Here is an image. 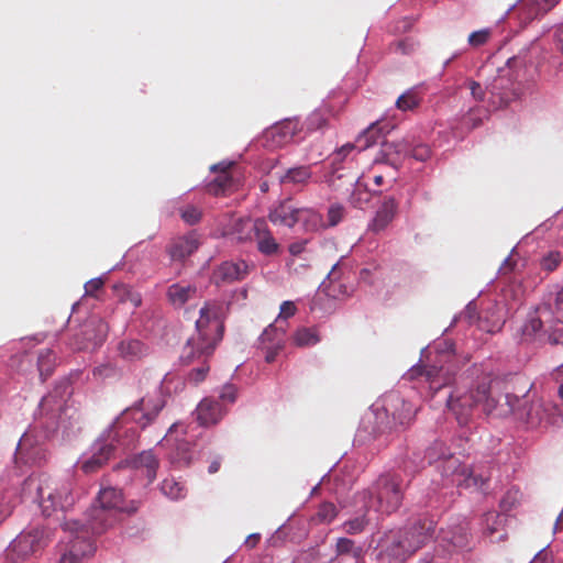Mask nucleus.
Returning a JSON list of instances; mask_svg holds the SVG:
<instances>
[{"instance_id": "64", "label": "nucleus", "mask_w": 563, "mask_h": 563, "mask_svg": "<svg viewBox=\"0 0 563 563\" xmlns=\"http://www.w3.org/2000/svg\"><path fill=\"white\" fill-rule=\"evenodd\" d=\"M556 48L563 54V25L555 32Z\"/></svg>"}, {"instance_id": "1", "label": "nucleus", "mask_w": 563, "mask_h": 563, "mask_svg": "<svg viewBox=\"0 0 563 563\" xmlns=\"http://www.w3.org/2000/svg\"><path fill=\"white\" fill-rule=\"evenodd\" d=\"M504 385L499 378L485 374L470 388L456 387L452 390L446 407L461 426L470 422L477 408L487 416L506 418L515 411L519 397L505 391Z\"/></svg>"}, {"instance_id": "34", "label": "nucleus", "mask_w": 563, "mask_h": 563, "mask_svg": "<svg viewBox=\"0 0 563 563\" xmlns=\"http://www.w3.org/2000/svg\"><path fill=\"white\" fill-rule=\"evenodd\" d=\"M38 453L40 449L32 446L30 435L23 434L18 443L16 457L24 461L25 463H35Z\"/></svg>"}, {"instance_id": "58", "label": "nucleus", "mask_w": 563, "mask_h": 563, "mask_svg": "<svg viewBox=\"0 0 563 563\" xmlns=\"http://www.w3.org/2000/svg\"><path fill=\"white\" fill-rule=\"evenodd\" d=\"M357 147L355 144L346 143L342 145L335 153L332 155L333 163L343 162L344 158L355 148Z\"/></svg>"}, {"instance_id": "3", "label": "nucleus", "mask_w": 563, "mask_h": 563, "mask_svg": "<svg viewBox=\"0 0 563 563\" xmlns=\"http://www.w3.org/2000/svg\"><path fill=\"white\" fill-rule=\"evenodd\" d=\"M22 496L37 501L42 514L49 517L75 504L74 482L70 477H53L47 474L30 475L23 481Z\"/></svg>"}, {"instance_id": "28", "label": "nucleus", "mask_w": 563, "mask_h": 563, "mask_svg": "<svg viewBox=\"0 0 563 563\" xmlns=\"http://www.w3.org/2000/svg\"><path fill=\"white\" fill-rule=\"evenodd\" d=\"M133 467L141 472L152 483L156 478L158 468V460L152 451H143L136 455L132 461Z\"/></svg>"}, {"instance_id": "21", "label": "nucleus", "mask_w": 563, "mask_h": 563, "mask_svg": "<svg viewBox=\"0 0 563 563\" xmlns=\"http://www.w3.org/2000/svg\"><path fill=\"white\" fill-rule=\"evenodd\" d=\"M253 231L256 247L261 254L265 256H275L280 253V245L274 238L265 220H255Z\"/></svg>"}, {"instance_id": "19", "label": "nucleus", "mask_w": 563, "mask_h": 563, "mask_svg": "<svg viewBox=\"0 0 563 563\" xmlns=\"http://www.w3.org/2000/svg\"><path fill=\"white\" fill-rule=\"evenodd\" d=\"M249 275V265L244 261L223 262L212 273V282L217 286L240 282Z\"/></svg>"}, {"instance_id": "2", "label": "nucleus", "mask_w": 563, "mask_h": 563, "mask_svg": "<svg viewBox=\"0 0 563 563\" xmlns=\"http://www.w3.org/2000/svg\"><path fill=\"white\" fill-rule=\"evenodd\" d=\"M223 306L218 301H208L200 309V317L196 321V335H192L183 349L181 358L191 363L195 360H202V365L192 368L188 374V380L195 385L203 382L209 372V365L206 364L217 344L223 335Z\"/></svg>"}, {"instance_id": "61", "label": "nucleus", "mask_w": 563, "mask_h": 563, "mask_svg": "<svg viewBox=\"0 0 563 563\" xmlns=\"http://www.w3.org/2000/svg\"><path fill=\"white\" fill-rule=\"evenodd\" d=\"M81 558H79L77 554H74L73 552L68 551L64 547V551L60 555L59 563H80Z\"/></svg>"}, {"instance_id": "41", "label": "nucleus", "mask_w": 563, "mask_h": 563, "mask_svg": "<svg viewBox=\"0 0 563 563\" xmlns=\"http://www.w3.org/2000/svg\"><path fill=\"white\" fill-rule=\"evenodd\" d=\"M489 111L484 108H473L464 115L463 124L468 129L481 126L485 119H488Z\"/></svg>"}, {"instance_id": "4", "label": "nucleus", "mask_w": 563, "mask_h": 563, "mask_svg": "<svg viewBox=\"0 0 563 563\" xmlns=\"http://www.w3.org/2000/svg\"><path fill=\"white\" fill-rule=\"evenodd\" d=\"M434 531L435 521L430 517L419 518L404 528L391 530L382 541V555L388 563H405L432 539Z\"/></svg>"}, {"instance_id": "14", "label": "nucleus", "mask_w": 563, "mask_h": 563, "mask_svg": "<svg viewBox=\"0 0 563 563\" xmlns=\"http://www.w3.org/2000/svg\"><path fill=\"white\" fill-rule=\"evenodd\" d=\"M554 410L552 404H544L542 401H533L527 406V401L521 405V400L515 405V411L518 419L523 420L531 428H537L543 423H551L550 412Z\"/></svg>"}, {"instance_id": "39", "label": "nucleus", "mask_w": 563, "mask_h": 563, "mask_svg": "<svg viewBox=\"0 0 563 563\" xmlns=\"http://www.w3.org/2000/svg\"><path fill=\"white\" fill-rule=\"evenodd\" d=\"M336 555H351L356 561L362 558L363 549L356 547L354 541L347 538H340L335 545Z\"/></svg>"}, {"instance_id": "59", "label": "nucleus", "mask_w": 563, "mask_h": 563, "mask_svg": "<svg viewBox=\"0 0 563 563\" xmlns=\"http://www.w3.org/2000/svg\"><path fill=\"white\" fill-rule=\"evenodd\" d=\"M103 286V280L101 278L90 279L85 284V292L88 296H95L97 291H99Z\"/></svg>"}, {"instance_id": "25", "label": "nucleus", "mask_w": 563, "mask_h": 563, "mask_svg": "<svg viewBox=\"0 0 563 563\" xmlns=\"http://www.w3.org/2000/svg\"><path fill=\"white\" fill-rule=\"evenodd\" d=\"M411 375H421L426 377L430 388L433 390H440L442 387L449 385L454 376V373L450 368L444 366H426L422 369H412Z\"/></svg>"}, {"instance_id": "62", "label": "nucleus", "mask_w": 563, "mask_h": 563, "mask_svg": "<svg viewBox=\"0 0 563 563\" xmlns=\"http://www.w3.org/2000/svg\"><path fill=\"white\" fill-rule=\"evenodd\" d=\"M306 245H307V240L294 242L288 247L289 253L294 256H298L305 251Z\"/></svg>"}, {"instance_id": "56", "label": "nucleus", "mask_w": 563, "mask_h": 563, "mask_svg": "<svg viewBox=\"0 0 563 563\" xmlns=\"http://www.w3.org/2000/svg\"><path fill=\"white\" fill-rule=\"evenodd\" d=\"M262 350L265 351V361L267 363H273L278 355V353L284 349V343H280V340L277 342H273L268 345H261Z\"/></svg>"}, {"instance_id": "18", "label": "nucleus", "mask_w": 563, "mask_h": 563, "mask_svg": "<svg viewBox=\"0 0 563 563\" xmlns=\"http://www.w3.org/2000/svg\"><path fill=\"white\" fill-rule=\"evenodd\" d=\"M442 470L444 476L457 477L456 479H453V482H455L457 485H461V477H464L463 481L465 482L466 486L473 485L482 488L486 482L483 476L473 475L471 471L462 466L460 460L452 454H449L445 459H443Z\"/></svg>"}, {"instance_id": "12", "label": "nucleus", "mask_w": 563, "mask_h": 563, "mask_svg": "<svg viewBox=\"0 0 563 563\" xmlns=\"http://www.w3.org/2000/svg\"><path fill=\"white\" fill-rule=\"evenodd\" d=\"M64 531L68 533V539L65 543V548L77 554L79 558L85 559L93 554L96 547L90 538L91 529L88 523H80L78 521H66L64 523Z\"/></svg>"}, {"instance_id": "44", "label": "nucleus", "mask_w": 563, "mask_h": 563, "mask_svg": "<svg viewBox=\"0 0 563 563\" xmlns=\"http://www.w3.org/2000/svg\"><path fill=\"white\" fill-rule=\"evenodd\" d=\"M450 453L446 445L441 441H435L432 445H430L426 451V459L429 464L438 462L440 460L445 459Z\"/></svg>"}, {"instance_id": "11", "label": "nucleus", "mask_w": 563, "mask_h": 563, "mask_svg": "<svg viewBox=\"0 0 563 563\" xmlns=\"http://www.w3.org/2000/svg\"><path fill=\"white\" fill-rule=\"evenodd\" d=\"M108 324L99 317L92 316L85 321L78 333L74 334L69 346L76 351H93L101 346L108 334Z\"/></svg>"}, {"instance_id": "63", "label": "nucleus", "mask_w": 563, "mask_h": 563, "mask_svg": "<svg viewBox=\"0 0 563 563\" xmlns=\"http://www.w3.org/2000/svg\"><path fill=\"white\" fill-rule=\"evenodd\" d=\"M411 26H412V20L409 18H404L396 23L394 30L396 32H407L411 29Z\"/></svg>"}, {"instance_id": "29", "label": "nucleus", "mask_w": 563, "mask_h": 563, "mask_svg": "<svg viewBox=\"0 0 563 563\" xmlns=\"http://www.w3.org/2000/svg\"><path fill=\"white\" fill-rule=\"evenodd\" d=\"M196 286L176 283L168 287L167 297L173 306L180 308L196 296Z\"/></svg>"}, {"instance_id": "23", "label": "nucleus", "mask_w": 563, "mask_h": 563, "mask_svg": "<svg viewBox=\"0 0 563 563\" xmlns=\"http://www.w3.org/2000/svg\"><path fill=\"white\" fill-rule=\"evenodd\" d=\"M66 388H56L42 398L40 408L43 413L52 419L59 420L67 410Z\"/></svg>"}, {"instance_id": "7", "label": "nucleus", "mask_w": 563, "mask_h": 563, "mask_svg": "<svg viewBox=\"0 0 563 563\" xmlns=\"http://www.w3.org/2000/svg\"><path fill=\"white\" fill-rule=\"evenodd\" d=\"M98 505H93L87 512L91 532L101 534L118 520L123 508V494L121 489L106 487L99 492Z\"/></svg>"}, {"instance_id": "26", "label": "nucleus", "mask_w": 563, "mask_h": 563, "mask_svg": "<svg viewBox=\"0 0 563 563\" xmlns=\"http://www.w3.org/2000/svg\"><path fill=\"white\" fill-rule=\"evenodd\" d=\"M385 410L390 412L394 421L400 426L407 424L413 413L412 406L397 395H390L386 398Z\"/></svg>"}, {"instance_id": "53", "label": "nucleus", "mask_w": 563, "mask_h": 563, "mask_svg": "<svg viewBox=\"0 0 563 563\" xmlns=\"http://www.w3.org/2000/svg\"><path fill=\"white\" fill-rule=\"evenodd\" d=\"M180 217L186 223L192 225L200 221L201 211L196 206L188 205L180 209Z\"/></svg>"}, {"instance_id": "16", "label": "nucleus", "mask_w": 563, "mask_h": 563, "mask_svg": "<svg viewBox=\"0 0 563 563\" xmlns=\"http://www.w3.org/2000/svg\"><path fill=\"white\" fill-rule=\"evenodd\" d=\"M398 207L399 202L395 197H385L369 221L367 230L374 234L385 231L398 214Z\"/></svg>"}, {"instance_id": "15", "label": "nucleus", "mask_w": 563, "mask_h": 563, "mask_svg": "<svg viewBox=\"0 0 563 563\" xmlns=\"http://www.w3.org/2000/svg\"><path fill=\"white\" fill-rule=\"evenodd\" d=\"M229 412V408L221 404L217 398L205 397L196 408V419L202 427H212L218 424Z\"/></svg>"}, {"instance_id": "48", "label": "nucleus", "mask_w": 563, "mask_h": 563, "mask_svg": "<svg viewBox=\"0 0 563 563\" xmlns=\"http://www.w3.org/2000/svg\"><path fill=\"white\" fill-rule=\"evenodd\" d=\"M369 520L366 515L361 517H355L344 522L343 528L344 531L349 534H357L364 531Z\"/></svg>"}, {"instance_id": "60", "label": "nucleus", "mask_w": 563, "mask_h": 563, "mask_svg": "<svg viewBox=\"0 0 563 563\" xmlns=\"http://www.w3.org/2000/svg\"><path fill=\"white\" fill-rule=\"evenodd\" d=\"M297 311V308L292 301H284L280 305L279 317L285 319L292 317Z\"/></svg>"}, {"instance_id": "13", "label": "nucleus", "mask_w": 563, "mask_h": 563, "mask_svg": "<svg viewBox=\"0 0 563 563\" xmlns=\"http://www.w3.org/2000/svg\"><path fill=\"white\" fill-rule=\"evenodd\" d=\"M164 407L165 400L161 396H146L140 399V401L131 408L125 409L119 420L122 423L124 420L132 419L137 426L144 429L155 421Z\"/></svg>"}, {"instance_id": "40", "label": "nucleus", "mask_w": 563, "mask_h": 563, "mask_svg": "<svg viewBox=\"0 0 563 563\" xmlns=\"http://www.w3.org/2000/svg\"><path fill=\"white\" fill-rule=\"evenodd\" d=\"M380 139V132L376 124H372L356 140V146L360 151H364L376 144Z\"/></svg>"}, {"instance_id": "57", "label": "nucleus", "mask_w": 563, "mask_h": 563, "mask_svg": "<svg viewBox=\"0 0 563 563\" xmlns=\"http://www.w3.org/2000/svg\"><path fill=\"white\" fill-rule=\"evenodd\" d=\"M504 519V516L496 512H489L486 515V523L489 534H493L498 531L497 525L501 523Z\"/></svg>"}, {"instance_id": "54", "label": "nucleus", "mask_w": 563, "mask_h": 563, "mask_svg": "<svg viewBox=\"0 0 563 563\" xmlns=\"http://www.w3.org/2000/svg\"><path fill=\"white\" fill-rule=\"evenodd\" d=\"M328 118L327 115L321 111H314L310 114V117L307 120V128L309 131H314L322 129L327 125Z\"/></svg>"}, {"instance_id": "46", "label": "nucleus", "mask_w": 563, "mask_h": 563, "mask_svg": "<svg viewBox=\"0 0 563 563\" xmlns=\"http://www.w3.org/2000/svg\"><path fill=\"white\" fill-rule=\"evenodd\" d=\"M563 261V255L559 251H550L540 260V266L545 272L555 271Z\"/></svg>"}, {"instance_id": "5", "label": "nucleus", "mask_w": 563, "mask_h": 563, "mask_svg": "<svg viewBox=\"0 0 563 563\" xmlns=\"http://www.w3.org/2000/svg\"><path fill=\"white\" fill-rule=\"evenodd\" d=\"M522 335L540 343L563 344V286L555 295L553 311L539 308L523 324Z\"/></svg>"}, {"instance_id": "37", "label": "nucleus", "mask_w": 563, "mask_h": 563, "mask_svg": "<svg viewBox=\"0 0 563 563\" xmlns=\"http://www.w3.org/2000/svg\"><path fill=\"white\" fill-rule=\"evenodd\" d=\"M18 496L13 488L7 489L0 496V525L12 514Z\"/></svg>"}, {"instance_id": "51", "label": "nucleus", "mask_w": 563, "mask_h": 563, "mask_svg": "<svg viewBox=\"0 0 563 563\" xmlns=\"http://www.w3.org/2000/svg\"><path fill=\"white\" fill-rule=\"evenodd\" d=\"M492 37V30L486 27L474 31L468 35L467 42L472 47H479L485 45Z\"/></svg>"}, {"instance_id": "30", "label": "nucleus", "mask_w": 563, "mask_h": 563, "mask_svg": "<svg viewBox=\"0 0 563 563\" xmlns=\"http://www.w3.org/2000/svg\"><path fill=\"white\" fill-rule=\"evenodd\" d=\"M441 540L448 542L454 549H463L468 544L466 526L460 525L452 530H441Z\"/></svg>"}, {"instance_id": "9", "label": "nucleus", "mask_w": 563, "mask_h": 563, "mask_svg": "<svg viewBox=\"0 0 563 563\" xmlns=\"http://www.w3.org/2000/svg\"><path fill=\"white\" fill-rule=\"evenodd\" d=\"M467 87L476 101H485L486 95L488 93L487 102L492 110L507 107L519 97L518 87L505 76L494 78L485 88L475 80H470Z\"/></svg>"}, {"instance_id": "45", "label": "nucleus", "mask_w": 563, "mask_h": 563, "mask_svg": "<svg viewBox=\"0 0 563 563\" xmlns=\"http://www.w3.org/2000/svg\"><path fill=\"white\" fill-rule=\"evenodd\" d=\"M420 97L413 90H408L398 97L396 106L401 111L412 110L420 103Z\"/></svg>"}, {"instance_id": "17", "label": "nucleus", "mask_w": 563, "mask_h": 563, "mask_svg": "<svg viewBox=\"0 0 563 563\" xmlns=\"http://www.w3.org/2000/svg\"><path fill=\"white\" fill-rule=\"evenodd\" d=\"M298 131L299 122L288 119L267 129L264 133V139L268 146L280 147L289 143Z\"/></svg>"}, {"instance_id": "36", "label": "nucleus", "mask_w": 563, "mask_h": 563, "mask_svg": "<svg viewBox=\"0 0 563 563\" xmlns=\"http://www.w3.org/2000/svg\"><path fill=\"white\" fill-rule=\"evenodd\" d=\"M299 222L303 223L307 231H317L321 228H325L321 214L308 208H300Z\"/></svg>"}, {"instance_id": "43", "label": "nucleus", "mask_w": 563, "mask_h": 563, "mask_svg": "<svg viewBox=\"0 0 563 563\" xmlns=\"http://www.w3.org/2000/svg\"><path fill=\"white\" fill-rule=\"evenodd\" d=\"M294 342L298 346H310L319 342L316 330L310 328L299 329L294 334Z\"/></svg>"}, {"instance_id": "38", "label": "nucleus", "mask_w": 563, "mask_h": 563, "mask_svg": "<svg viewBox=\"0 0 563 563\" xmlns=\"http://www.w3.org/2000/svg\"><path fill=\"white\" fill-rule=\"evenodd\" d=\"M561 0H530L526 3L529 18L534 19L551 11Z\"/></svg>"}, {"instance_id": "35", "label": "nucleus", "mask_w": 563, "mask_h": 563, "mask_svg": "<svg viewBox=\"0 0 563 563\" xmlns=\"http://www.w3.org/2000/svg\"><path fill=\"white\" fill-rule=\"evenodd\" d=\"M161 492L172 500L184 498L187 494L185 485L173 477L162 482Z\"/></svg>"}, {"instance_id": "27", "label": "nucleus", "mask_w": 563, "mask_h": 563, "mask_svg": "<svg viewBox=\"0 0 563 563\" xmlns=\"http://www.w3.org/2000/svg\"><path fill=\"white\" fill-rule=\"evenodd\" d=\"M232 166V163L224 164H216L211 166L212 172H219V175L208 184L207 189L208 192L219 196L225 192L232 185V177L228 173V169Z\"/></svg>"}, {"instance_id": "8", "label": "nucleus", "mask_w": 563, "mask_h": 563, "mask_svg": "<svg viewBox=\"0 0 563 563\" xmlns=\"http://www.w3.org/2000/svg\"><path fill=\"white\" fill-rule=\"evenodd\" d=\"M122 428L120 420L114 421L113 424L108 430L103 431L92 443L91 455L80 464V468L85 474L98 472L113 456L118 445L128 444L120 439Z\"/></svg>"}, {"instance_id": "10", "label": "nucleus", "mask_w": 563, "mask_h": 563, "mask_svg": "<svg viewBox=\"0 0 563 563\" xmlns=\"http://www.w3.org/2000/svg\"><path fill=\"white\" fill-rule=\"evenodd\" d=\"M51 540V531L45 527H33L22 531L8 547L7 558L20 562L40 553Z\"/></svg>"}, {"instance_id": "22", "label": "nucleus", "mask_w": 563, "mask_h": 563, "mask_svg": "<svg viewBox=\"0 0 563 563\" xmlns=\"http://www.w3.org/2000/svg\"><path fill=\"white\" fill-rule=\"evenodd\" d=\"M199 239L195 232L175 238L168 245L167 252L173 261H184L198 250Z\"/></svg>"}, {"instance_id": "55", "label": "nucleus", "mask_w": 563, "mask_h": 563, "mask_svg": "<svg viewBox=\"0 0 563 563\" xmlns=\"http://www.w3.org/2000/svg\"><path fill=\"white\" fill-rule=\"evenodd\" d=\"M409 155L417 161L424 162L431 156V150L427 144H417L415 146L409 144Z\"/></svg>"}, {"instance_id": "31", "label": "nucleus", "mask_w": 563, "mask_h": 563, "mask_svg": "<svg viewBox=\"0 0 563 563\" xmlns=\"http://www.w3.org/2000/svg\"><path fill=\"white\" fill-rule=\"evenodd\" d=\"M310 166H298L289 168L283 176L279 177L282 185L292 184L297 186H305L311 178Z\"/></svg>"}, {"instance_id": "47", "label": "nucleus", "mask_w": 563, "mask_h": 563, "mask_svg": "<svg viewBox=\"0 0 563 563\" xmlns=\"http://www.w3.org/2000/svg\"><path fill=\"white\" fill-rule=\"evenodd\" d=\"M280 340L285 343V332L275 325L267 327L260 336L261 345H268Z\"/></svg>"}, {"instance_id": "6", "label": "nucleus", "mask_w": 563, "mask_h": 563, "mask_svg": "<svg viewBox=\"0 0 563 563\" xmlns=\"http://www.w3.org/2000/svg\"><path fill=\"white\" fill-rule=\"evenodd\" d=\"M365 507L382 514L395 512L402 503L404 487L400 475L382 474L364 493Z\"/></svg>"}, {"instance_id": "49", "label": "nucleus", "mask_w": 563, "mask_h": 563, "mask_svg": "<svg viewBox=\"0 0 563 563\" xmlns=\"http://www.w3.org/2000/svg\"><path fill=\"white\" fill-rule=\"evenodd\" d=\"M238 398V388L233 384H225L221 387L219 397L217 398L221 404L229 408Z\"/></svg>"}, {"instance_id": "20", "label": "nucleus", "mask_w": 563, "mask_h": 563, "mask_svg": "<svg viewBox=\"0 0 563 563\" xmlns=\"http://www.w3.org/2000/svg\"><path fill=\"white\" fill-rule=\"evenodd\" d=\"M409 156V143L405 140L397 142H383L375 163L387 164L397 169L402 161Z\"/></svg>"}, {"instance_id": "50", "label": "nucleus", "mask_w": 563, "mask_h": 563, "mask_svg": "<svg viewBox=\"0 0 563 563\" xmlns=\"http://www.w3.org/2000/svg\"><path fill=\"white\" fill-rule=\"evenodd\" d=\"M336 517V507L332 503L320 505L316 518L319 522L329 523Z\"/></svg>"}, {"instance_id": "32", "label": "nucleus", "mask_w": 563, "mask_h": 563, "mask_svg": "<svg viewBox=\"0 0 563 563\" xmlns=\"http://www.w3.org/2000/svg\"><path fill=\"white\" fill-rule=\"evenodd\" d=\"M119 352L126 360H136L146 354V346L139 340H124L119 344Z\"/></svg>"}, {"instance_id": "52", "label": "nucleus", "mask_w": 563, "mask_h": 563, "mask_svg": "<svg viewBox=\"0 0 563 563\" xmlns=\"http://www.w3.org/2000/svg\"><path fill=\"white\" fill-rule=\"evenodd\" d=\"M345 217V208L340 203H333L328 209V224L325 227L338 225Z\"/></svg>"}, {"instance_id": "42", "label": "nucleus", "mask_w": 563, "mask_h": 563, "mask_svg": "<svg viewBox=\"0 0 563 563\" xmlns=\"http://www.w3.org/2000/svg\"><path fill=\"white\" fill-rule=\"evenodd\" d=\"M170 460L173 464L177 466H188L192 460V452L189 444L181 442L177 445L176 450L172 453Z\"/></svg>"}, {"instance_id": "33", "label": "nucleus", "mask_w": 563, "mask_h": 563, "mask_svg": "<svg viewBox=\"0 0 563 563\" xmlns=\"http://www.w3.org/2000/svg\"><path fill=\"white\" fill-rule=\"evenodd\" d=\"M56 364L55 353L49 349H43L38 352L37 356V368L40 376L44 382L48 376L52 375Z\"/></svg>"}, {"instance_id": "24", "label": "nucleus", "mask_w": 563, "mask_h": 563, "mask_svg": "<svg viewBox=\"0 0 563 563\" xmlns=\"http://www.w3.org/2000/svg\"><path fill=\"white\" fill-rule=\"evenodd\" d=\"M299 211L290 200H284L271 209L268 219L275 225L292 228L299 222Z\"/></svg>"}]
</instances>
